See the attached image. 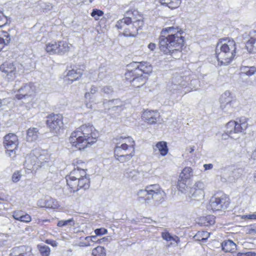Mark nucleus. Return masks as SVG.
<instances>
[{"label": "nucleus", "mask_w": 256, "mask_h": 256, "mask_svg": "<svg viewBox=\"0 0 256 256\" xmlns=\"http://www.w3.org/2000/svg\"><path fill=\"white\" fill-rule=\"evenodd\" d=\"M182 29L178 26L165 28L159 38L160 50L166 54H169L174 58L179 59L182 56V48L184 45V37Z\"/></svg>", "instance_id": "f257e3e1"}, {"label": "nucleus", "mask_w": 256, "mask_h": 256, "mask_svg": "<svg viewBox=\"0 0 256 256\" xmlns=\"http://www.w3.org/2000/svg\"><path fill=\"white\" fill-rule=\"evenodd\" d=\"M94 128L90 124H84L72 132L69 138L70 143L80 150L90 146L96 142Z\"/></svg>", "instance_id": "f03ea898"}, {"label": "nucleus", "mask_w": 256, "mask_h": 256, "mask_svg": "<svg viewBox=\"0 0 256 256\" xmlns=\"http://www.w3.org/2000/svg\"><path fill=\"white\" fill-rule=\"evenodd\" d=\"M236 46L232 39L226 38L217 44L216 54L218 62L221 65L230 63L236 56Z\"/></svg>", "instance_id": "7ed1b4c3"}, {"label": "nucleus", "mask_w": 256, "mask_h": 256, "mask_svg": "<svg viewBox=\"0 0 256 256\" xmlns=\"http://www.w3.org/2000/svg\"><path fill=\"white\" fill-rule=\"evenodd\" d=\"M141 16L136 19L129 16L124 17L116 22V27L123 30V34L126 36H135L138 31L142 26L143 21Z\"/></svg>", "instance_id": "20e7f679"}, {"label": "nucleus", "mask_w": 256, "mask_h": 256, "mask_svg": "<svg viewBox=\"0 0 256 256\" xmlns=\"http://www.w3.org/2000/svg\"><path fill=\"white\" fill-rule=\"evenodd\" d=\"M20 82L19 81H16L14 86L15 98L18 100H22L24 102L28 104L33 102L36 94V88L34 84L32 83L24 84L19 88Z\"/></svg>", "instance_id": "39448f33"}, {"label": "nucleus", "mask_w": 256, "mask_h": 256, "mask_svg": "<svg viewBox=\"0 0 256 256\" xmlns=\"http://www.w3.org/2000/svg\"><path fill=\"white\" fill-rule=\"evenodd\" d=\"M132 66L135 68V69L126 73V78H129V76H132L133 82L134 83L137 80H140L142 84L146 82V78L143 76V74H148L152 72V67L147 62H134L130 64Z\"/></svg>", "instance_id": "423d86ee"}, {"label": "nucleus", "mask_w": 256, "mask_h": 256, "mask_svg": "<svg viewBox=\"0 0 256 256\" xmlns=\"http://www.w3.org/2000/svg\"><path fill=\"white\" fill-rule=\"evenodd\" d=\"M50 160V156L46 150L36 148L26 158V164L27 166L30 164L37 169L44 166Z\"/></svg>", "instance_id": "0eeeda50"}, {"label": "nucleus", "mask_w": 256, "mask_h": 256, "mask_svg": "<svg viewBox=\"0 0 256 256\" xmlns=\"http://www.w3.org/2000/svg\"><path fill=\"white\" fill-rule=\"evenodd\" d=\"M248 126L246 118H240L238 121H230L226 124V133L231 138L236 139L234 136L239 133H244Z\"/></svg>", "instance_id": "6e6552de"}, {"label": "nucleus", "mask_w": 256, "mask_h": 256, "mask_svg": "<svg viewBox=\"0 0 256 256\" xmlns=\"http://www.w3.org/2000/svg\"><path fill=\"white\" fill-rule=\"evenodd\" d=\"M18 144V136L14 134H8L4 137V145L6 153L12 158L16 156V150Z\"/></svg>", "instance_id": "1a4fd4ad"}, {"label": "nucleus", "mask_w": 256, "mask_h": 256, "mask_svg": "<svg viewBox=\"0 0 256 256\" xmlns=\"http://www.w3.org/2000/svg\"><path fill=\"white\" fill-rule=\"evenodd\" d=\"M146 188L150 194V198L156 203H161L164 200L166 193L158 184H150Z\"/></svg>", "instance_id": "9d476101"}, {"label": "nucleus", "mask_w": 256, "mask_h": 256, "mask_svg": "<svg viewBox=\"0 0 256 256\" xmlns=\"http://www.w3.org/2000/svg\"><path fill=\"white\" fill-rule=\"evenodd\" d=\"M46 124L51 132L57 134L63 126L62 116L60 114L50 115L47 117Z\"/></svg>", "instance_id": "9b49d317"}, {"label": "nucleus", "mask_w": 256, "mask_h": 256, "mask_svg": "<svg viewBox=\"0 0 256 256\" xmlns=\"http://www.w3.org/2000/svg\"><path fill=\"white\" fill-rule=\"evenodd\" d=\"M228 204V198L225 196H212L210 202V206L214 212L224 210Z\"/></svg>", "instance_id": "f8f14e48"}, {"label": "nucleus", "mask_w": 256, "mask_h": 256, "mask_svg": "<svg viewBox=\"0 0 256 256\" xmlns=\"http://www.w3.org/2000/svg\"><path fill=\"white\" fill-rule=\"evenodd\" d=\"M246 46L250 52H256V30H252L242 34Z\"/></svg>", "instance_id": "ddd939ff"}, {"label": "nucleus", "mask_w": 256, "mask_h": 256, "mask_svg": "<svg viewBox=\"0 0 256 256\" xmlns=\"http://www.w3.org/2000/svg\"><path fill=\"white\" fill-rule=\"evenodd\" d=\"M0 70L3 73V76L8 80H12L16 76L17 71L15 64L13 63L6 62L0 65Z\"/></svg>", "instance_id": "4468645a"}, {"label": "nucleus", "mask_w": 256, "mask_h": 256, "mask_svg": "<svg viewBox=\"0 0 256 256\" xmlns=\"http://www.w3.org/2000/svg\"><path fill=\"white\" fill-rule=\"evenodd\" d=\"M86 175V171L82 168H74L68 175L66 177L68 186H70L74 182H76L83 176Z\"/></svg>", "instance_id": "2eb2a0df"}, {"label": "nucleus", "mask_w": 256, "mask_h": 256, "mask_svg": "<svg viewBox=\"0 0 256 256\" xmlns=\"http://www.w3.org/2000/svg\"><path fill=\"white\" fill-rule=\"evenodd\" d=\"M186 77L185 79H186ZM172 84L169 86L168 88L170 91H172L173 93L180 92L182 94V92L180 89L181 88L186 86V82L184 80V78L181 76L178 75L174 77L172 80Z\"/></svg>", "instance_id": "dca6fc26"}, {"label": "nucleus", "mask_w": 256, "mask_h": 256, "mask_svg": "<svg viewBox=\"0 0 256 256\" xmlns=\"http://www.w3.org/2000/svg\"><path fill=\"white\" fill-rule=\"evenodd\" d=\"M204 184L201 181L196 182L194 186L190 188V194L194 198L198 200L204 196Z\"/></svg>", "instance_id": "f3484780"}, {"label": "nucleus", "mask_w": 256, "mask_h": 256, "mask_svg": "<svg viewBox=\"0 0 256 256\" xmlns=\"http://www.w3.org/2000/svg\"><path fill=\"white\" fill-rule=\"evenodd\" d=\"M90 178L86 175L85 176L82 177L76 182L72 184L69 186L70 189V192H74L78 191L80 188H84V190H87L90 187Z\"/></svg>", "instance_id": "a211bd4d"}, {"label": "nucleus", "mask_w": 256, "mask_h": 256, "mask_svg": "<svg viewBox=\"0 0 256 256\" xmlns=\"http://www.w3.org/2000/svg\"><path fill=\"white\" fill-rule=\"evenodd\" d=\"M220 108L226 112L232 106L231 102H232V97L231 93L229 90H226L220 96Z\"/></svg>", "instance_id": "6ab92c4d"}, {"label": "nucleus", "mask_w": 256, "mask_h": 256, "mask_svg": "<svg viewBox=\"0 0 256 256\" xmlns=\"http://www.w3.org/2000/svg\"><path fill=\"white\" fill-rule=\"evenodd\" d=\"M159 116L158 111L148 110H144L142 116V120L150 124H156Z\"/></svg>", "instance_id": "aec40b11"}, {"label": "nucleus", "mask_w": 256, "mask_h": 256, "mask_svg": "<svg viewBox=\"0 0 256 256\" xmlns=\"http://www.w3.org/2000/svg\"><path fill=\"white\" fill-rule=\"evenodd\" d=\"M12 250L14 256H34L32 248L29 246H21L13 248Z\"/></svg>", "instance_id": "412c9836"}, {"label": "nucleus", "mask_w": 256, "mask_h": 256, "mask_svg": "<svg viewBox=\"0 0 256 256\" xmlns=\"http://www.w3.org/2000/svg\"><path fill=\"white\" fill-rule=\"evenodd\" d=\"M124 176L134 181H140L144 178V172L128 168L124 174Z\"/></svg>", "instance_id": "4be33fe9"}, {"label": "nucleus", "mask_w": 256, "mask_h": 256, "mask_svg": "<svg viewBox=\"0 0 256 256\" xmlns=\"http://www.w3.org/2000/svg\"><path fill=\"white\" fill-rule=\"evenodd\" d=\"M146 188L144 189L140 190L137 192L138 200L139 202L144 204H148L151 202L152 199L149 195Z\"/></svg>", "instance_id": "5701e85b"}, {"label": "nucleus", "mask_w": 256, "mask_h": 256, "mask_svg": "<svg viewBox=\"0 0 256 256\" xmlns=\"http://www.w3.org/2000/svg\"><path fill=\"white\" fill-rule=\"evenodd\" d=\"M113 141L114 143L115 144H120L121 143L126 144L129 145L130 146V148H132V150H135V142L133 138L130 136H117L116 138H114Z\"/></svg>", "instance_id": "b1692460"}, {"label": "nucleus", "mask_w": 256, "mask_h": 256, "mask_svg": "<svg viewBox=\"0 0 256 256\" xmlns=\"http://www.w3.org/2000/svg\"><path fill=\"white\" fill-rule=\"evenodd\" d=\"M41 202L42 200H38L37 202L38 206L41 208L45 207L47 208L56 209L58 208L60 206V204L58 202L56 199L50 197L47 198L44 200V204H40V202Z\"/></svg>", "instance_id": "393cba45"}, {"label": "nucleus", "mask_w": 256, "mask_h": 256, "mask_svg": "<svg viewBox=\"0 0 256 256\" xmlns=\"http://www.w3.org/2000/svg\"><path fill=\"white\" fill-rule=\"evenodd\" d=\"M82 75V73L80 70H72L67 72L64 80L68 81L69 83H72L74 81L80 78Z\"/></svg>", "instance_id": "a878e982"}, {"label": "nucleus", "mask_w": 256, "mask_h": 256, "mask_svg": "<svg viewBox=\"0 0 256 256\" xmlns=\"http://www.w3.org/2000/svg\"><path fill=\"white\" fill-rule=\"evenodd\" d=\"M40 132L38 128H31L28 130L26 140L28 142H36L39 138Z\"/></svg>", "instance_id": "bb28decb"}, {"label": "nucleus", "mask_w": 256, "mask_h": 256, "mask_svg": "<svg viewBox=\"0 0 256 256\" xmlns=\"http://www.w3.org/2000/svg\"><path fill=\"white\" fill-rule=\"evenodd\" d=\"M104 104H107L108 106L109 110H122V107L124 106V103L120 99H114L108 100L107 102H104Z\"/></svg>", "instance_id": "cd10ccee"}, {"label": "nucleus", "mask_w": 256, "mask_h": 256, "mask_svg": "<svg viewBox=\"0 0 256 256\" xmlns=\"http://www.w3.org/2000/svg\"><path fill=\"white\" fill-rule=\"evenodd\" d=\"M58 51L57 54L62 55L69 52L71 44L66 41L60 40L57 42Z\"/></svg>", "instance_id": "c85d7f7f"}, {"label": "nucleus", "mask_w": 256, "mask_h": 256, "mask_svg": "<svg viewBox=\"0 0 256 256\" xmlns=\"http://www.w3.org/2000/svg\"><path fill=\"white\" fill-rule=\"evenodd\" d=\"M134 153L135 150H132L128 154L121 153L118 154V156L114 154V157L120 162H125L129 161L134 156Z\"/></svg>", "instance_id": "c756f323"}, {"label": "nucleus", "mask_w": 256, "mask_h": 256, "mask_svg": "<svg viewBox=\"0 0 256 256\" xmlns=\"http://www.w3.org/2000/svg\"><path fill=\"white\" fill-rule=\"evenodd\" d=\"M222 250L225 252H232L236 248V244L231 240H225L222 243Z\"/></svg>", "instance_id": "7c9ffc66"}, {"label": "nucleus", "mask_w": 256, "mask_h": 256, "mask_svg": "<svg viewBox=\"0 0 256 256\" xmlns=\"http://www.w3.org/2000/svg\"><path fill=\"white\" fill-rule=\"evenodd\" d=\"M45 50L50 54H57V42L52 41L46 44L45 46Z\"/></svg>", "instance_id": "2f4dec72"}, {"label": "nucleus", "mask_w": 256, "mask_h": 256, "mask_svg": "<svg viewBox=\"0 0 256 256\" xmlns=\"http://www.w3.org/2000/svg\"><path fill=\"white\" fill-rule=\"evenodd\" d=\"M156 150H158L162 156H166L168 152V148L166 142L162 141L158 142L156 145V148H154V150L156 152Z\"/></svg>", "instance_id": "473e14b6"}, {"label": "nucleus", "mask_w": 256, "mask_h": 256, "mask_svg": "<svg viewBox=\"0 0 256 256\" xmlns=\"http://www.w3.org/2000/svg\"><path fill=\"white\" fill-rule=\"evenodd\" d=\"M116 146L114 149V154L118 156V154H120L121 153H125L126 150H131L130 146L126 144L121 143L120 144H115Z\"/></svg>", "instance_id": "72a5a7b5"}, {"label": "nucleus", "mask_w": 256, "mask_h": 256, "mask_svg": "<svg viewBox=\"0 0 256 256\" xmlns=\"http://www.w3.org/2000/svg\"><path fill=\"white\" fill-rule=\"evenodd\" d=\"M161 3L171 9H174L178 7L181 3V0H162Z\"/></svg>", "instance_id": "f704fd0d"}, {"label": "nucleus", "mask_w": 256, "mask_h": 256, "mask_svg": "<svg viewBox=\"0 0 256 256\" xmlns=\"http://www.w3.org/2000/svg\"><path fill=\"white\" fill-rule=\"evenodd\" d=\"M192 176V169L190 167H186L180 174L179 178L187 180Z\"/></svg>", "instance_id": "c9c22d12"}, {"label": "nucleus", "mask_w": 256, "mask_h": 256, "mask_svg": "<svg viewBox=\"0 0 256 256\" xmlns=\"http://www.w3.org/2000/svg\"><path fill=\"white\" fill-rule=\"evenodd\" d=\"M162 238L166 241H174L177 244L180 242V238L177 236H172L168 232H162Z\"/></svg>", "instance_id": "e433bc0d"}, {"label": "nucleus", "mask_w": 256, "mask_h": 256, "mask_svg": "<svg viewBox=\"0 0 256 256\" xmlns=\"http://www.w3.org/2000/svg\"><path fill=\"white\" fill-rule=\"evenodd\" d=\"M74 225V220L73 218L67 220H59L57 224V226L58 227H63L65 226H72Z\"/></svg>", "instance_id": "4c0bfd02"}, {"label": "nucleus", "mask_w": 256, "mask_h": 256, "mask_svg": "<svg viewBox=\"0 0 256 256\" xmlns=\"http://www.w3.org/2000/svg\"><path fill=\"white\" fill-rule=\"evenodd\" d=\"M92 256H106V252L104 247L98 246L92 250Z\"/></svg>", "instance_id": "58836bf2"}, {"label": "nucleus", "mask_w": 256, "mask_h": 256, "mask_svg": "<svg viewBox=\"0 0 256 256\" xmlns=\"http://www.w3.org/2000/svg\"><path fill=\"white\" fill-rule=\"evenodd\" d=\"M202 222L206 226L212 225L215 222V217L214 216H207L202 219Z\"/></svg>", "instance_id": "ea45409f"}, {"label": "nucleus", "mask_w": 256, "mask_h": 256, "mask_svg": "<svg viewBox=\"0 0 256 256\" xmlns=\"http://www.w3.org/2000/svg\"><path fill=\"white\" fill-rule=\"evenodd\" d=\"M186 180L179 178L178 182V188L180 191L182 193H185L188 188L186 184Z\"/></svg>", "instance_id": "a19ab883"}, {"label": "nucleus", "mask_w": 256, "mask_h": 256, "mask_svg": "<svg viewBox=\"0 0 256 256\" xmlns=\"http://www.w3.org/2000/svg\"><path fill=\"white\" fill-rule=\"evenodd\" d=\"M244 73L248 76H252L256 72V68L254 66H244L242 68Z\"/></svg>", "instance_id": "79ce46f5"}, {"label": "nucleus", "mask_w": 256, "mask_h": 256, "mask_svg": "<svg viewBox=\"0 0 256 256\" xmlns=\"http://www.w3.org/2000/svg\"><path fill=\"white\" fill-rule=\"evenodd\" d=\"M4 36L6 37V39L0 37V51L2 49L4 46L7 45L10 41L8 34L5 32Z\"/></svg>", "instance_id": "37998d69"}, {"label": "nucleus", "mask_w": 256, "mask_h": 256, "mask_svg": "<svg viewBox=\"0 0 256 256\" xmlns=\"http://www.w3.org/2000/svg\"><path fill=\"white\" fill-rule=\"evenodd\" d=\"M18 220L25 223H28L31 222L32 218L28 214L24 212Z\"/></svg>", "instance_id": "c03bdc74"}, {"label": "nucleus", "mask_w": 256, "mask_h": 256, "mask_svg": "<svg viewBox=\"0 0 256 256\" xmlns=\"http://www.w3.org/2000/svg\"><path fill=\"white\" fill-rule=\"evenodd\" d=\"M90 14L96 20H98L104 14V12L100 10L94 9Z\"/></svg>", "instance_id": "a18cd8bd"}, {"label": "nucleus", "mask_w": 256, "mask_h": 256, "mask_svg": "<svg viewBox=\"0 0 256 256\" xmlns=\"http://www.w3.org/2000/svg\"><path fill=\"white\" fill-rule=\"evenodd\" d=\"M40 252L42 256H48L50 254V248L47 246H42L40 248Z\"/></svg>", "instance_id": "49530a36"}, {"label": "nucleus", "mask_w": 256, "mask_h": 256, "mask_svg": "<svg viewBox=\"0 0 256 256\" xmlns=\"http://www.w3.org/2000/svg\"><path fill=\"white\" fill-rule=\"evenodd\" d=\"M8 22V18L2 12L0 11V27L4 26Z\"/></svg>", "instance_id": "de8ad7c7"}, {"label": "nucleus", "mask_w": 256, "mask_h": 256, "mask_svg": "<svg viewBox=\"0 0 256 256\" xmlns=\"http://www.w3.org/2000/svg\"><path fill=\"white\" fill-rule=\"evenodd\" d=\"M41 8L43 10V11H48L52 10L53 8V6L52 4L50 2L48 3H42L40 4Z\"/></svg>", "instance_id": "09e8293b"}, {"label": "nucleus", "mask_w": 256, "mask_h": 256, "mask_svg": "<svg viewBox=\"0 0 256 256\" xmlns=\"http://www.w3.org/2000/svg\"><path fill=\"white\" fill-rule=\"evenodd\" d=\"M97 91H98L97 88L96 86H92L90 88V92H86L84 96L86 99H90L91 98L90 94H95Z\"/></svg>", "instance_id": "8fccbe9b"}, {"label": "nucleus", "mask_w": 256, "mask_h": 256, "mask_svg": "<svg viewBox=\"0 0 256 256\" xmlns=\"http://www.w3.org/2000/svg\"><path fill=\"white\" fill-rule=\"evenodd\" d=\"M24 212L20 210H14L12 212V216L14 220H18Z\"/></svg>", "instance_id": "3c124183"}, {"label": "nucleus", "mask_w": 256, "mask_h": 256, "mask_svg": "<svg viewBox=\"0 0 256 256\" xmlns=\"http://www.w3.org/2000/svg\"><path fill=\"white\" fill-rule=\"evenodd\" d=\"M95 234L98 236H100L108 233V230L104 228H101L94 230Z\"/></svg>", "instance_id": "603ef678"}, {"label": "nucleus", "mask_w": 256, "mask_h": 256, "mask_svg": "<svg viewBox=\"0 0 256 256\" xmlns=\"http://www.w3.org/2000/svg\"><path fill=\"white\" fill-rule=\"evenodd\" d=\"M21 176H22V175L20 174V172H18V171L12 174V180L14 182H16L20 180Z\"/></svg>", "instance_id": "864d4df0"}, {"label": "nucleus", "mask_w": 256, "mask_h": 256, "mask_svg": "<svg viewBox=\"0 0 256 256\" xmlns=\"http://www.w3.org/2000/svg\"><path fill=\"white\" fill-rule=\"evenodd\" d=\"M102 92L106 94H110L112 92L113 88L110 86H106L102 88Z\"/></svg>", "instance_id": "5fc2aeb1"}, {"label": "nucleus", "mask_w": 256, "mask_h": 256, "mask_svg": "<svg viewBox=\"0 0 256 256\" xmlns=\"http://www.w3.org/2000/svg\"><path fill=\"white\" fill-rule=\"evenodd\" d=\"M198 235H201L202 236L201 240L204 241L208 239L210 234L207 232H199L197 236Z\"/></svg>", "instance_id": "6e6d98bb"}, {"label": "nucleus", "mask_w": 256, "mask_h": 256, "mask_svg": "<svg viewBox=\"0 0 256 256\" xmlns=\"http://www.w3.org/2000/svg\"><path fill=\"white\" fill-rule=\"evenodd\" d=\"M242 219L248 218L249 220H256V212L252 214L243 215L242 217Z\"/></svg>", "instance_id": "4d7b16f0"}, {"label": "nucleus", "mask_w": 256, "mask_h": 256, "mask_svg": "<svg viewBox=\"0 0 256 256\" xmlns=\"http://www.w3.org/2000/svg\"><path fill=\"white\" fill-rule=\"evenodd\" d=\"M236 256H256V254L252 252H238Z\"/></svg>", "instance_id": "13d9d810"}, {"label": "nucleus", "mask_w": 256, "mask_h": 256, "mask_svg": "<svg viewBox=\"0 0 256 256\" xmlns=\"http://www.w3.org/2000/svg\"><path fill=\"white\" fill-rule=\"evenodd\" d=\"M97 236H88L85 238V240L86 241H90V242H94L96 243L97 240Z\"/></svg>", "instance_id": "bf43d9fd"}, {"label": "nucleus", "mask_w": 256, "mask_h": 256, "mask_svg": "<svg viewBox=\"0 0 256 256\" xmlns=\"http://www.w3.org/2000/svg\"><path fill=\"white\" fill-rule=\"evenodd\" d=\"M99 71L98 76L100 78L102 79L105 76L106 68H100Z\"/></svg>", "instance_id": "052dcab7"}, {"label": "nucleus", "mask_w": 256, "mask_h": 256, "mask_svg": "<svg viewBox=\"0 0 256 256\" xmlns=\"http://www.w3.org/2000/svg\"><path fill=\"white\" fill-rule=\"evenodd\" d=\"M130 77L129 76V78L128 79L130 82H132V85L136 87H140V86H142L144 84H142V82L140 80L136 81L134 83L133 82V79L132 80H130Z\"/></svg>", "instance_id": "680f3d73"}, {"label": "nucleus", "mask_w": 256, "mask_h": 256, "mask_svg": "<svg viewBox=\"0 0 256 256\" xmlns=\"http://www.w3.org/2000/svg\"><path fill=\"white\" fill-rule=\"evenodd\" d=\"M90 242V241H86L84 239V240L80 242L79 246H91Z\"/></svg>", "instance_id": "e2e57ef3"}, {"label": "nucleus", "mask_w": 256, "mask_h": 256, "mask_svg": "<svg viewBox=\"0 0 256 256\" xmlns=\"http://www.w3.org/2000/svg\"><path fill=\"white\" fill-rule=\"evenodd\" d=\"M46 242L48 244H50L52 246H58V242H56L55 240H46Z\"/></svg>", "instance_id": "0e129e2a"}, {"label": "nucleus", "mask_w": 256, "mask_h": 256, "mask_svg": "<svg viewBox=\"0 0 256 256\" xmlns=\"http://www.w3.org/2000/svg\"><path fill=\"white\" fill-rule=\"evenodd\" d=\"M110 238L108 237H104L102 238L98 239L96 240V243L98 244H102L104 242H109Z\"/></svg>", "instance_id": "69168bd1"}, {"label": "nucleus", "mask_w": 256, "mask_h": 256, "mask_svg": "<svg viewBox=\"0 0 256 256\" xmlns=\"http://www.w3.org/2000/svg\"><path fill=\"white\" fill-rule=\"evenodd\" d=\"M204 168L205 170H212L213 168V164H204Z\"/></svg>", "instance_id": "338daca9"}, {"label": "nucleus", "mask_w": 256, "mask_h": 256, "mask_svg": "<svg viewBox=\"0 0 256 256\" xmlns=\"http://www.w3.org/2000/svg\"><path fill=\"white\" fill-rule=\"evenodd\" d=\"M156 44L154 43H150L148 45V48L151 50V51H154V49L156 48Z\"/></svg>", "instance_id": "774afa93"}]
</instances>
